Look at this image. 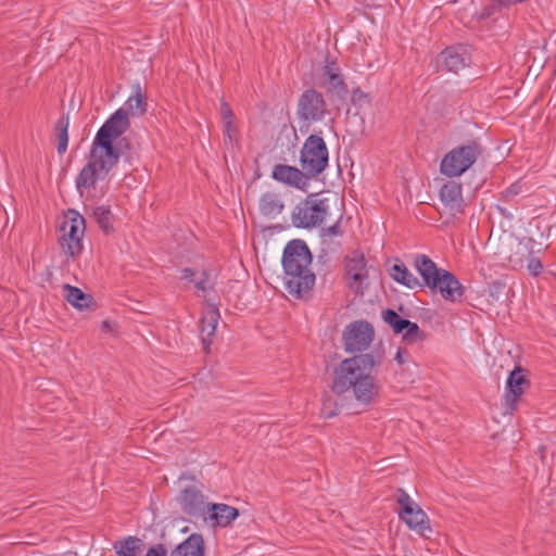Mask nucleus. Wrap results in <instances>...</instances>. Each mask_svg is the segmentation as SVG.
<instances>
[{"label": "nucleus", "mask_w": 556, "mask_h": 556, "mask_svg": "<svg viewBox=\"0 0 556 556\" xmlns=\"http://www.w3.org/2000/svg\"><path fill=\"white\" fill-rule=\"evenodd\" d=\"M374 327L365 320L349 324L342 333L344 351L361 353L340 362L333 372L330 389L333 393L353 397L358 404L369 406L380 392V384L372 375L381 364V356L363 353L372 343Z\"/></svg>", "instance_id": "nucleus-1"}, {"label": "nucleus", "mask_w": 556, "mask_h": 556, "mask_svg": "<svg viewBox=\"0 0 556 556\" xmlns=\"http://www.w3.org/2000/svg\"><path fill=\"white\" fill-rule=\"evenodd\" d=\"M127 111L117 110L98 130L89 151L87 163L76 177V189L83 197L94 190L118 163L121 150L114 142L128 129Z\"/></svg>", "instance_id": "nucleus-2"}, {"label": "nucleus", "mask_w": 556, "mask_h": 556, "mask_svg": "<svg viewBox=\"0 0 556 556\" xmlns=\"http://www.w3.org/2000/svg\"><path fill=\"white\" fill-rule=\"evenodd\" d=\"M311 252L302 240L289 242L283 251L285 290L296 299H305L315 285V274L311 270Z\"/></svg>", "instance_id": "nucleus-3"}, {"label": "nucleus", "mask_w": 556, "mask_h": 556, "mask_svg": "<svg viewBox=\"0 0 556 556\" xmlns=\"http://www.w3.org/2000/svg\"><path fill=\"white\" fill-rule=\"evenodd\" d=\"M414 266L422 278V287L432 292H439L445 301L455 302L464 294V287L451 271L439 268L437 264L425 254H417Z\"/></svg>", "instance_id": "nucleus-4"}, {"label": "nucleus", "mask_w": 556, "mask_h": 556, "mask_svg": "<svg viewBox=\"0 0 556 556\" xmlns=\"http://www.w3.org/2000/svg\"><path fill=\"white\" fill-rule=\"evenodd\" d=\"M85 230V218L76 211L70 210L60 226L59 243L65 255L76 257L81 253Z\"/></svg>", "instance_id": "nucleus-5"}, {"label": "nucleus", "mask_w": 556, "mask_h": 556, "mask_svg": "<svg viewBox=\"0 0 556 556\" xmlns=\"http://www.w3.org/2000/svg\"><path fill=\"white\" fill-rule=\"evenodd\" d=\"M329 153L325 140L311 135L304 141L300 152V164L308 177H316L328 166Z\"/></svg>", "instance_id": "nucleus-6"}, {"label": "nucleus", "mask_w": 556, "mask_h": 556, "mask_svg": "<svg viewBox=\"0 0 556 556\" xmlns=\"http://www.w3.org/2000/svg\"><path fill=\"white\" fill-rule=\"evenodd\" d=\"M481 152V147L476 141L454 148L442 159L441 173L447 177L460 176L476 163Z\"/></svg>", "instance_id": "nucleus-7"}, {"label": "nucleus", "mask_w": 556, "mask_h": 556, "mask_svg": "<svg viewBox=\"0 0 556 556\" xmlns=\"http://www.w3.org/2000/svg\"><path fill=\"white\" fill-rule=\"evenodd\" d=\"M329 214V205L326 199H319L309 194L301 201L292 212V223L299 228H313L321 225Z\"/></svg>", "instance_id": "nucleus-8"}, {"label": "nucleus", "mask_w": 556, "mask_h": 556, "mask_svg": "<svg viewBox=\"0 0 556 556\" xmlns=\"http://www.w3.org/2000/svg\"><path fill=\"white\" fill-rule=\"evenodd\" d=\"M396 503L401 507L399 511L400 519L422 538H429L432 529L422 508L402 489L399 490Z\"/></svg>", "instance_id": "nucleus-9"}, {"label": "nucleus", "mask_w": 556, "mask_h": 556, "mask_svg": "<svg viewBox=\"0 0 556 556\" xmlns=\"http://www.w3.org/2000/svg\"><path fill=\"white\" fill-rule=\"evenodd\" d=\"M344 281L355 294H363L369 285V267L359 250L352 251L344 258Z\"/></svg>", "instance_id": "nucleus-10"}, {"label": "nucleus", "mask_w": 556, "mask_h": 556, "mask_svg": "<svg viewBox=\"0 0 556 556\" xmlns=\"http://www.w3.org/2000/svg\"><path fill=\"white\" fill-rule=\"evenodd\" d=\"M327 111L324 97L315 89L305 90L298 103L299 118L304 122H318L323 119Z\"/></svg>", "instance_id": "nucleus-11"}, {"label": "nucleus", "mask_w": 556, "mask_h": 556, "mask_svg": "<svg viewBox=\"0 0 556 556\" xmlns=\"http://www.w3.org/2000/svg\"><path fill=\"white\" fill-rule=\"evenodd\" d=\"M523 372L525 370L517 366L514 370L510 371L506 381L503 404L505 413L507 414H511L514 410H516L521 395L530 386V381Z\"/></svg>", "instance_id": "nucleus-12"}, {"label": "nucleus", "mask_w": 556, "mask_h": 556, "mask_svg": "<svg viewBox=\"0 0 556 556\" xmlns=\"http://www.w3.org/2000/svg\"><path fill=\"white\" fill-rule=\"evenodd\" d=\"M440 67L447 72L458 73L471 64V55L467 48L454 46L443 50L437 60Z\"/></svg>", "instance_id": "nucleus-13"}, {"label": "nucleus", "mask_w": 556, "mask_h": 556, "mask_svg": "<svg viewBox=\"0 0 556 556\" xmlns=\"http://www.w3.org/2000/svg\"><path fill=\"white\" fill-rule=\"evenodd\" d=\"M440 200L445 210L452 215L464 212L465 202L462 192V185L456 181H447L441 187Z\"/></svg>", "instance_id": "nucleus-14"}, {"label": "nucleus", "mask_w": 556, "mask_h": 556, "mask_svg": "<svg viewBox=\"0 0 556 556\" xmlns=\"http://www.w3.org/2000/svg\"><path fill=\"white\" fill-rule=\"evenodd\" d=\"M179 503L182 511L189 517H201L206 511L203 494L194 486L184 489Z\"/></svg>", "instance_id": "nucleus-15"}, {"label": "nucleus", "mask_w": 556, "mask_h": 556, "mask_svg": "<svg viewBox=\"0 0 556 556\" xmlns=\"http://www.w3.org/2000/svg\"><path fill=\"white\" fill-rule=\"evenodd\" d=\"M271 177L279 182L299 189H303L307 184V175L303 169L285 164L275 165Z\"/></svg>", "instance_id": "nucleus-16"}, {"label": "nucleus", "mask_w": 556, "mask_h": 556, "mask_svg": "<svg viewBox=\"0 0 556 556\" xmlns=\"http://www.w3.org/2000/svg\"><path fill=\"white\" fill-rule=\"evenodd\" d=\"M219 311L215 304H207L201 318V338L205 350H208L219 319Z\"/></svg>", "instance_id": "nucleus-17"}, {"label": "nucleus", "mask_w": 556, "mask_h": 556, "mask_svg": "<svg viewBox=\"0 0 556 556\" xmlns=\"http://www.w3.org/2000/svg\"><path fill=\"white\" fill-rule=\"evenodd\" d=\"M535 241L532 238H521L511 248L508 261L513 267H525L526 262L535 254Z\"/></svg>", "instance_id": "nucleus-18"}, {"label": "nucleus", "mask_w": 556, "mask_h": 556, "mask_svg": "<svg viewBox=\"0 0 556 556\" xmlns=\"http://www.w3.org/2000/svg\"><path fill=\"white\" fill-rule=\"evenodd\" d=\"M207 513L210 514V519L218 527H227L239 516L237 508L226 504H212L207 508Z\"/></svg>", "instance_id": "nucleus-19"}, {"label": "nucleus", "mask_w": 556, "mask_h": 556, "mask_svg": "<svg viewBox=\"0 0 556 556\" xmlns=\"http://www.w3.org/2000/svg\"><path fill=\"white\" fill-rule=\"evenodd\" d=\"M170 556H204V542L200 534H191L172 551Z\"/></svg>", "instance_id": "nucleus-20"}, {"label": "nucleus", "mask_w": 556, "mask_h": 556, "mask_svg": "<svg viewBox=\"0 0 556 556\" xmlns=\"http://www.w3.org/2000/svg\"><path fill=\"white\" fill-rule=\"evenodd\" d=\"M63 293L67 302L79 311L89 308L93 304L92 296L83 292L77 287L64 285Z\"/></svg>", "instance_id": "nucleus-21"}, {"label": "nucleus", "mask_w": 556, "mask_h": 556, "mask_svg": "<svg viewBox=\"0 0 556 556\" xmlns=\"http://www.w3.org/2000/svg\"><path fill=\"white\" fill-rule=\"evenodd\" d=\"M283 206L279 194L275 192H266L260 198V212L265 216H277L282 212Z\"/></svg>", "instance_id": "nucleus-22"}, {"label": "nucleus", "mask_w": 556, "mask_h": 556, "mask_svg": "<svg viewBox=\"0 0 556 556\" xmlns=\"http://www.w3.org/2000/svg\"><path fill=\"white\" fill-rule=\"evenodd\" d=\"M390 276L399 283L404 285L407 288L422 287V282L407 269L404 264H394L391 267Z\"/></svg>", "instance_id": "nucleus-23"}, {"label": "nucleus", "mask_w": 556, "mask_h": 556, "mask_svg": "<svg viewBox=\"0 0 556 556\" xmlns=\"http://www.w3.org/2000/svg\"><path fill=\"white\" fill-rule=\"evenodd\" d=\"M134 93L126 101V109L132 116H140L147 111V101L139 84L132 87Z\"/></svg>", "instance_id": "nucleus-24"}, {"label": "nucleus", "mask_w": 556, "mask_h": 556, "mask_svg": "<svg viewBox=\"0 0 556 556\" xmlns=\"http://www.w3.org/2000/svg\"><path fill=\"white\" fill-rule=\"evenodd\" d=\"M143 543L140 539L129 536L125 541L116 542L114 549L117 556H141Z\"/></svg>", "instance_id": "nucleus-25"}, {"label": "nucleus", "mask_w": 556, "mask_h": 556, "mask_svg": "<svg viewBox=\"0 0 556 556\" xmlns=\"http://www.w3.org/2000/svg\"><path fill=\"white\" fill-rule=\"evenodd\" d=\"M323 76L325 78V83L328 84L331 90H336L338 92L345 91L344 81L339 73V67L336 65V63H328L324 67Z\"/></svg>", "instance_id": "nucleus-26"}, {"label": "nucleus", "mask_w": 556, "mask_h": 556, "mask_svg": "<svg viewBox=\"0 0 556 556\" xmlns=\"http://www.w3.org/2000/svg\"><path fill=\"white\" fill-rule=\"evenodd\" d=\"M68 126H70V118L68 116H61L54 126V132L55 138L58 142V152L60 154L65 153L67 150L68 144Z\"/></svg>", "instance_id": "nucleus-27"}, {"label": "nucleus", "mask_w": 556, "mask_h": 556, "mask_svg": "<svg viewBox=\"0 0 556 556\" xmlns=\"http://www.w3.org/2000/svg\"><path fill=\"white\" fill-rule=\"evenodd\" d=\"M93 218L96 219L99 227L105 232L109 233L113 230L112 225V213L109 208L104 206H98L93 210Z\"/></svg>", "instance_id": "nucleus-28"}, {"label": "nucleus", "mask_w": 556, "mask_h": 556, "mask_svg": "<svg viewBox=\"0 0 556 556\" xmlns=\"http://www.w3.org/2000/svg\"><path fill=\"white\" fill-rule=\"evenodd\" d=\"M383 320L392 328V330L400 334L405 330V326H407V320L402 318L395 311L386 309L382 313Z\"/></svg>", "instance_id": "nucleus-29"}, {"label": "nucleus", "mask_w": 556, "mask_h": 556, "mask_svg": "<svg viewBox=\"0 0 556 556\" xmlns=\"http://www.w3.org/2000/svg\"><path fill=\"white\" fill-rule=\"evenodd\" d=\"M402 334L403 339L408 342H416L424 339V333L419 326L410 320H407V326H405V330Z\"/></svg>", "instance_id": "nucleus-30"}, {"label": "nucleus", "mask_w": 556, "mask_h": 556, "mask_svg": "<svg viewBox=\"0 0 556 556\" xmlns=\"http://www.w3.org/2000/svg\"><path fill=\"white\" fill-rule=\"evenodd\" d=\"M529 273L533 276H538L542 273L543 265L541 260L533 254L525 264Z\"/></svg>", "instance_id": "nucleus-31"}, {"label": "nucleus", "mask_w": 556, "mask_h": 556, "mask_svg": "<svg viewBox=\"0 0 556 556\" xmlns=\"http://www.w3.org/2000/svg\"><path fill=\"white\" fill-rule=\"evenodd\" d=\"M194 286L198 291H201L203 294H205L208 290L212 289L213 283L210 279L208 274L206 271H203L201 274V277L194 281Z\"/></svg>", "instance_id": "nucleus-32"}, {"label": "nucleus", "mask_w": 556, "mask_h": 556, "mask_svg": "<svg viewBox=\"0 0 556 556\" xmlns=\"http://www.w3.org/2000/svg\"><path fill=\"white\" fill-rule=\"evenodd\" d=\"M224 135L227 137L229 142L237 140V127L235 121L224 122Z\"/></svg>", "instance_id": "nucleus-33"}, {"label": "nucleus", "mask_w": 556, "mask_h": 556, "mask_svg": "<svg viewBox=\"0 0 556 556\" xmlns=\"http://www.w3.org/2000/svg\"><path fill=\"white\" fill-rule=\"evenodd\" d=\"M220 115L223 118V123L228 121H235V115L231 108L229 106L228 103L224 101L220 103Z\"/></svg>", "instance_id": "nucleus-34"}, {"label": "nucleus", "mask_w": 556, "mask_h": 556, "mask_svg": "<svg viewBox=\"0 0 556 556\" xmlns=\"http://www.w3.org/2000/svg\"><path fill=\"white\" fill-rule=\"evenodd\" d=\"M341 217H342V215L339 216L338 220L332 226H329V227L323 229V231L326 236L334 237V236L342 235V230L340 229V225H339Z\"/></svg>", "instance_id": "nucleus-35"}, {"label": "nucleus", "mask_w": 556, "mask_h": 556, "mask_svg": "<svg viewBox=\"0 0 556 556\" xmlns=\"http://www.w3.org/2000/svg\"><path fill=\"white\" fill-rule=\"evenodd\" d=\"M146 556H167V552L163 545L159 544L150 547Z\"/></svg>", "instance_id": "nucleus-36"}, {"label": "nucleus", "mask_w": 556, "mask_h": 556, "mask_svg": "<svg viewBox=\"0 0 556 556\" xmlns=\"http://www.w3.org/2000/svg\"><path fill=\"white\" fill-rule=\"evenodd\" d=\"M195 273L191 268H184L181 271V279L188 280V281H195L194 279Z\"/></svg>", "instance_id": "nucleus-37"}, {"label": "nucleus", "mask_w": 556, "mask_h": 556, "mask_svg": "<svg viewBox=\"0 0 556 556\" xmlns=\"http://www.w3.org/2000/svg\"><path fill=\"white\" fill-rule=\"evenodd\" d=\"M405 354L406 351L403 349H399L397 352L395 353L394 359L397 362L399 365L405 364Z\"/></svg>", "instance_id": "nucleus-38"}, {"label": "nucleus", "mask_w": 556, "mask_h": 556, "mask_svg": "<svg viewBox=\"0 0 556 556\" xmlns=\"http://www.w3.org/2000/svg\"><path fill=\"white\" fill-rule=\"evenodd\" d=\"M330 404H331V400L330 399L329 400H325L324 404H323V406H324L323 410H324V413H325L327 418H331V417L337 415L336 410L330 409L329 412H327L328 405L330 406Z\"/></svg>", "instance_id": "nucleus-39"}, {"label": "nucleus", "mask_w": 556, "mask_h": 556, "mask_svg": "<svg viewBox=\"0 0 556 556\" xmlns=\"http://www.w3.org/2000/svg\"><path fill=\"white\" fill-rule=\"evenodd\" d=\"M102 329H103L104 331H109V330H111V325H110V323H109L108 320H104V321L102 323Z\"/></svg>", "instance_id": "nucleus-40"}]
</instances>
